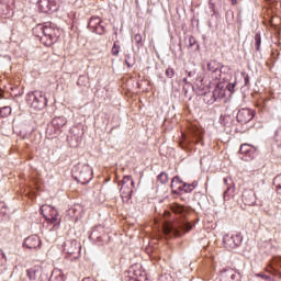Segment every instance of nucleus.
<instances>
[{
  "mask_svg": "<svg viewBox=\"0 0 281 281\" xmlns=\"http://www.w3.org/2000/svg\"><path fill=\"white\" fill-rule=\"evenodd\" d=\"M65 124H67V119H65V116H57L52 121V126L55 128H63Z\"/></svg>",
  "mask_w": 281,
  "mask_h": 281,
  "instance_id": "2eb2a0df",
  "label": "nucleus"
},
{
  "mask_svg": "<svg viewBox=\"0 0 281 281\" xmlns=\"http://www.w3.org/2000/svg\"><path fill=\"white\" fill-rule=\"evenodd\" d=\"M158 181H160L162 184L166 183V182L168 181V173L161 172V173L158 176Z\"/></svg>",
  "mask_w": 281,
  "mask_h": 281,
  "instance_id": "cd10ccee",
  "label": "nucleus"
},
{
  "mask_svg": "<svg viewBox=\"0 0 281 281\" xmlns=\"http://www.w3.org/2000/svg\"><path fill=\"white\" fill-rule=\"evenodd\" d=\"M200 87V89H203V88H201V86H199Z\"/></svg>",
  "mask_w": 281,
  "mask_h": 281,
  "instance_id": "09e8293b",
  "label": "nucleus"
},
{
  "mask_svg": "<svg viewBox=\"0 0 281 281\" xmlns=\"http://www.w3.org/2000/svg\"><path fill=\"white\" fill-rule=\"evenodd\" d=\"M88 25L94 34H104V27L102 26V20H100V18H91Z\"/></svg>",
  "mask_w": 281,
  "mask_h": 281,
  "instance_id": "9d476101",
  "label": "nucleus"
},
{
  "mask_svg": "<svg viewBox=\"0 0 281 281\" xmlns=\"http://www.w3.org/2000/svg\"><path fill=\"white\" fill-rule=\"evenodd\" d=\"M112 56H120V45L117 43H114L112 47Z\"/></svg>",
  "mask_w": 281,
  "mask_h": 281,
  "instance_id": "c85d7f7f",
  "label": "nucleus"
},
{
  "mask_svg": "<svg viewBox=\"0 0 281 281\" xmlns=\"http://www.w3.org/2000/svg\"><path fill=\"white\" fill-rule=\"evenodd\" d=\"M49 281H64L63 280V276H50V279H49Z\"/></svg>",
  "mask_w": 281,
  "mask_h": 281,
  "instance_id": "72a5a7b5",
  "label": "nucleus"
},
{
  "mask_svg": "<svg viewBox=\"0 0 281 281\" xmlns=\"http://www.w3.org/2000/svg\"><path fill=\"white\" fill-rule=\"evenodd\" d=\"M236 3H238V0H232L233 5H236Z\"/></svg>",
  "mask_w": 281,
  "mask_h": 281,
  "instance_id": "37998d69",
  "label": "nucleus"
},
{
  "mask_svg": "<svg viewBox=\"0 0 281 281\" xmlns=\"http://www.w3.org/2000/svg\"><path fill=\"white\" fill-rule=\"evenodd\" d=\"M179 192H187L190 193L194 190V184L183 183L182 186L178 187Z\"/></svg>",
  "mask_w": 281,
  "mask_h": 281,
  "instance_id": "6ab92c4d",
  "label": "nucleus"
},
{
  "mask_svg": "<svg viewBox=\"0 0 281 281\" xmlns=\"http://www.w3.org/2000/svg\"><path fill=\"white\" fill-rule=\"evenodd\" d=\"M207 69L209 71H211L212 74L215 75V78L218 79L221 78V64H218L216 60H211L207 63Z\"/></svg>",
  "mask_w": 281,
  "mask_h": 281,
  "instance_id": "ddd939ff",
  "label": "nucleus"
},
{
  "mask_svg": "<svg viewBox=\"0 0 281 281\" xmlns=\"http://www.w3.org/2000/svg\"><path fill=\"white\" fill-rule=\"evenodd\" d=\"M78 212V209L72 207L68 210V216H76V213Z\"/></svg>",
  "mask_w": 281,
  "mask_h": 281,
  "instance_id": "e433bc0d",
  "label": "nucleus"
},
{
  "mask_svg": "<svg viewBox=\"0 0 281 281\" xmlns=\"http://www.w3.org/2000/svg\"><path fill=\"white\" fill-rule=\"evenodd\" d=\"M135 186V181H133V178H131V176H125L122 180V186Z\"/></svg>",
  "mask_w": 281,
  "mask_h": 281,
  "instance_id": "393cba45",
  "label": "nucleus"
},
{
  "mask_svg": "<svg viewBox=\"0 0 281 281\" xmlns=\"http://www.w3.org/2000/svg\"><path fill=\"white\" fill-rule=\"evenodd\" d=\"M199 82H200V85H202L203 83V77H201V76H198L196 77V79H195V85L199 87Z\"/></svg>",
  "mask_w": 281,
  "mask_h": 281,
  "instance_id": "58836bf2",
  "label": "nucleus"
},
{
  "mask_svg": "<svg viewBox=\"0 0 281 281\" xmlns=\"http://www.w3.org/2000/svg\"><path fill=\"white\" fill-rule=\"evenodd\" d=\"M166 76L167 78H172V76H175V70L172 68H168L166 70Z\"/></svg>",
  "mask_w": 281,
  "mask_h": 281,
  "instance_id": "473e14b6",
  "label": "nucleus"
},
{
  "mask_svg": "<svg viewBox=\"0 0 281 281\" xmlns=\"http://www.w3.org/2000/svg\"><path fill=\"white\" fill-rule=\"evenodd\" d=\"M26 101L35 111H41L47 106V98L41 91L30 92L26 97Z\"/></svg>",
  "mask_w": 281,
  "mask_h": 281,
  "instance_id": "20e7f679",
  "label": "nucleus"
},
{
  "mask_svg": "<svg viewBox=\"0 0 281 281\" xmlns=\"http://www.w3.org/2000/svg\"><path fill=\"white\" fill-rule=\"evenodd\" d=\"M183 82H184V85H190V83L188 82V78H183Z\"/></svg>",
  "mask_w": 281,
  "mask_h": 281,
  "instance_id": "c03bdc74",
  "label": "nucleus"
},
{
  "mask_svg": "<svg viewBox=\"0 0 281 281\" xmlns=\"http://www.w3.org/2000/svg\"><path fill=\"white\" fill-rule=\"evenodd\" d=\"M0 214H8L5 205L2 204V209L0 210Z\"/></svg>",
  "mask_w": 281,
  "mask_h": 281,
  "instance_id": "79ce46f5",
  "label": "nucleus"
},
{
  "mask_svg": "<svg viewBox=\"0 0 281 281\" xmlns=\"http://www.w3.org/2000/svg\"><path fill=\"white\" fill-rule=\"evenodd\" d=\"M60 0H40L38 8L41 12H56Z\"/></svg>",
  "mask_w": 281,
  "mask_h": 281,
  "instance_id": "6e6552de",
  "label": "nucleus"
},
{
  "mask_svg": "<svg viewBox=\"0 0 281 281\" xmlns=\"http://www.w3.org/2000/svg\"><path fill=\"white\" fill-rule=\"evenodd\" d=\"M14 14V0H0V16L10 19Z\"/></svg>",
  "mask_w": 281,
  "mask_h": 281,
  "instance_id": "423d86ee",
  "label": "nucleus"
},
{
  "mask_svg": "<svg viewBox=\"0 0 281 281\" xmlns=\"http://www.w3.org/2000/svg\"><path fill=\"white\" fill-rule=\"evenodd\" d=\"M192 136H193V139H195V144H199V142H201V137H203V131L199 128H193Z\"/></svg>",
  "mask_w": 281,
  "mask_h": 281,
  "instance_id": "a211bd4d",
  "label": "nucleus"
},
{
  "mask_svg": "<svg viewBox=\"0 0 281 281\" xmlns=\"http://www.w3.org/2000/svg\"><path fill=\"white\" fill-rule=\"evenodd\" d=\"M134 41H135L136 45H142V41H143L142 34H135Z\"/></svg>",
  "mask_w": 281,
  "mask_h": 281,
  "instance_id": "7c9ffc66",
  "label": "nucleus"
},
{
  "mask_svg": "<svg viewBox=\"0 0 281 281\" xmlns=\"http://www.w3.org/2000/svg\"><path fill=\"white\" fill-rule=\"evenodd\" d=\"M179 186H183V181L181 180V178H179V176H176L171 181V190L172 192H175V194L179 192Z\"/></svg>",
  "mask_w": 281,
  "mask_h": 281,
  "instance_id": "dca6fc26",
  "label": "nucleus"
},
{
  "mask_svg": "<svg viewBox=\"0 0 281 281\" xmlns=\"http://www.w3.org/2000/svg\"><path fill=\"white\" fill-rule=\"evenodd\" d=\"M80 249V244L76 240H66L64 243V252L65 254H76Z\"/></svg>",
  "mask_w": 281,
  "mask_h": 281,
  "instance_id": "f8f14e48",
  "label": "nucleus"
},
{
  "mask_svg": "<svg viewBox=\"0 0 281 281\" xmlns=\"http://www.w3.org/2000/svg\"><path fill=\"white\" fill-rule=\"evenodd\" d=\"M79 87H87L89 85V78L87 76H80L77 80Z\"/></svg>",
  "mask_w": 281,
  "mask_h": 281,
  "instance_id": "aec40b11",
  "label": "nucleus"
},
{
  "mask_svg": "<svg viewBox=\"0 0 281 281\" xmlns=\"http://www.w3.org/2000/svg\"><path fill=\"white\" fill-rule=\"evenodd\" d=\"M239 153H241V154L249 153V145H247V144L241 145L239 148Z\"/></svg>",
  "mask_w": 281,
  "mask_h": 281,
  "instance_id": "c756f323",
  "label": "nucleus"
},
{
  "mask_svg": "<svg viewBox=\"0 0 281 281\" xmlns=\"http://www.w3.org/2000/svg\"><path fill=\"white\" fill-rule=\"evenodd\" d=\"M72 177H75L76 181L85 186L93 179V169L89 165H77L72 169Z\"/></svg>",
  "mask_w": 281,
  "mask_h": 281,
  "instance_id": "f03ea898",
  "label": "nucleus"
},
{
  "mask_svg": "<svg viewBox=\"0 0 281 281\" xmlns=\"http://www.w3.org/2000/svg\"><path fill=\"white\" fill-rule=\"evenodd\" d=\"M0 256H2V258H5V252L0 251Z\"/></svg>",
  "mask_w": 281,
  "mask_h": 281,
  "instance_id": "49530a36",
  "label": "nucleus"
},
{
  "mask_svg": "<svg viewBox=\"0 0 281 281\" xmlns=\"http://www.w3.org/2000/svg\"><path fill=\"white\" fill-rule=\"evenodd\" d=\"M241 240H243V237H240V235L238 234L236 235L226 234L223 237L224 247L226 249H236V247L240 245Z\"/></svg>",
  "mask_w": 281,
  "mask_h": 281,
  "instance_id": "0eeeda50",
  "label": "nucleus"
},
{
  "mask_svg": "<svg viewBox=\"0 0 281 281\" xmlns=\"http://www.w3.org/2000/svg\"><path fill=\"white\" fill-rule=\"evenodd\" d=\"M171 210H172V212H175V214H183L186 212V209L183 206H181L180 204L171 205Z\"/></svg>",
  "mask_w": 281,
  "mask_h": 281,
  "instance_id": "5701e85b",
  "label": "nucleus"
},
{
  "mask_svg": "<svg viewBox=\"0 0 281 281\" xmlns=\"http://www.w3.org/2000/svg\"><path fill=\"white\" fill-rule=\"evenodd\" d=\"M12 113V108L11 106H3L0 109V117H8Z\"/></svg>",
  "mask_w": 281,
  "mask_h": 281,
  "instance_id": "412c9836",
  "label": "nucleus"
},
{
  "mask_svg": "<svg viewBox=\"0 0 281 281\" xmlns=\"http://www.w3.org/2000/svg\"><path fill=\"white\" fill-rule=\"evenodd\" d=\"M133 194V191H126L124 189H121V198L123 201H131V196Z\"/></svg>",
  "mask_w": 281,
  "mask_h": 281,
  "instance_id": "4be33fe9",
  "label": "nucleus"
},
{
  "mask_svg": "<svg viewBox=\"0 0 281 281\" xmlns=\"http://www.w3.org/2000/svg\"><path fill=\"white\" fill-rule=\"evenodd\" d=\"M136 281H148V279L146 278V274L136 273Z\"/></svg>",
  "mask_w": 281,
  "mask_h": 281,
  "instance_id": "2f4dec72",
  "label": "nucleus"
},
{
  "mask_svg": "<svg viewBox=\"0 0 281 281\" xmlns=\"http://www.w3.org/2000/svg\"><path fill=\"white\" fill-rule=\"evenodd\" d=\"M58 30L54 29L52 25H43V24H37L33 29V34L40 38L46 45L49 47V45H54L58 38Z\"/></svg>",
  "mask_w": 281,
  "mask_h": 281,
  "instance_id": "f257e3e1",
  "label": "nucleus"
},
{
  "mask_svg": "<svg viewBox=\"0 0 281 281\" xmlns=\"http://www.w3.org/2000/svg\"><path fill=\"white\" fill-rule=\"evenodd\" d=\"M260 43H262V40L260 37V34L257 33L255 35V45H256L257 52H260Z\"/></svg>",
  "mask_w": 281,
  "mask_h": 281,
  "instance_id": "a878e982",
  "label": "nucleus"
},
{
  "mask_svg": "<svg viewBox=\"0 0 281 281\" xmlns=\"http://www.w3.org/2000/svg\"><path fill=\"white\" fill-rule=\"evenodd\" d=\"M196 45V40L194 37L189 38V47H194Z\"/></svg>",
  "mask_w": 281,
  "mask_h": 281,
  "instance_id": "4c0bfd02",
  "label": "nucleus"
},
{
  "mask_svg": "<svg viewBox=\"0 0 281 281\" xmlns=\"http://www.w3.org/2000/svg\"><path fill=\"white\" fill-rule=\"evenodd\" d=\"M228 179L227 178H224V183H225V186H227L228 184Z\"/></svg>",
  "mask_w": 281,
  "mask_h": 281,
  "instance_id": "a18cd8bd",
  "label": "nucleus"
},
{
  "mask_svg": "<svg viewBox=\"0 0 281 281\" xmlns=\"http://www.w3.org/2000/svg\"><path fill=\"white\" fill-rule=\"evenodd\" d=\"M41 212L48 223H52L53 225H55V223H60V220H58V211H56L52 205H43L41 207Z\"/></svg>",
  "mask_w": 281,
  "mask_h": 281,
  "instance_id": "39448f33",
  "label": "nucleus"
},
{
  "mask_svg": "<svg viewBox=\"0 0 281 281\" xmlns=\"http://www.w3.org/2000/svg\"><path fill=\"white\" fill-rule=\"evenodd\" d=\"M236 117L239 124H247V122H251V120H254V112L249 109H241L238 111Z\"/></svg>",
  "mask_w": 281,
  "mask_h": 281,
  "instance_id": "1a4fd4ad",
  "label": "nucleus"
},
{
  "mask_svg": "<svg viewBox=\"0 0 281 281\" xmlns=\"http://www.w3.org/2000/svg\"><path fill=\"white\" fill-rule=\"evenodd\" d=\"M257 277H258V278H262L263 280H270V277L267 276V274L258 273Z\"/></svg>",
  "mask_w": 281,
  "mask_h": 281,
  "instance_id": "ea45409f",
  "label": "nucleus"
},
{
  "mask_svg": "<svg viewBox=\"0 0 281 281\" xmlns=\"http://www.w3.org/2000/svg\"><path fill=\"white\" fill-rule=\"evenodd\" d=\"M102 234H104V227H102V225H99L91 231L89 238L91 240H100V238H102Z\"/></svg>",
  "mask_w": 281,
  "mask_h": 281,
  "instance_id": "4468645a",
  "label": "nucleus"
},
{
  "mask_svg": "<svg viewBox=\"0 0 281 281\" xmlns=\"http://www.w3.org/2000/svg\"><path fill=\"white\" fill-rule=\"evenodd\" d=\"M26 273L30 280H36V276L41 273V268L38 266H34L33 268L29 269Z\"/></svg>",
  "mask_w": 281,
  "mask_h": 281,
  "instance_id": "f3484780",
  "label": "nucleus"
},
{
  "mask_svg": "<svg viewBox=\"0 0 281 281\" xmlns=\"http://www.w3.org/2000/svg\"><path fill=\"white\" fill-rule=\"evenodd\" d=\"M187 76L188 78H194V76H196V70H187Z\"/></svg>",
  "mask_w": 281,
  "mask_h": 281,
  "instance_id": "f704fd0d",
  "label": "nucleus"
},
{
  "mask_svg": "<svg viewBox=\"0 0 281 281\" xmlns=\"http://www.w3.org/2000/svg\"><path fill=\"white\" fill-rule=\"evenodd\" d=\"M229 192H234V189H232V187H227L226 191L224 192L225 196H227Z\"/></svg>",
  "mask_w": 281,
  "mask_h": 281,
  "instance_id": "a19ab883",
  "label": "nucleus"
},
{
  "mask_svg": "<svg viewBox=\"0 0 281 281\" xmlns=\"http://www.w3.org/2000/svg\"><path fill=\"white\" fill-rule=\"evenodd\" d=\"M121 190L133 191V186H131V184H122L121 186Z\"/></svg>",
  "mask_w": 281,
  "mask_h": 281,
  "instance_id": "c9c22d12",
  "label": "nucleus"
},
{
  "mask_svg": "<svg viewBox=\"0 0 281 281\" xmlns=\"http://www.w3.org/2000/svg\"><path fill=\"white\" fill-rule=\"evenodd\" d=\"M273 186L277 188V192L281 194V175L277 176L273 180Z\"/></svg>",
  "mask_w": 281,
  "mask_h": 281,
  "instance_id": "b1692460",
  "label": "nucleus"
},
{
  "mask_svg": "<svg viewBox=\"0 0 281 281\" xmlns=\"http://www.w3.org/2000/svg\"><path fill=\"white\" fill-rule=\"evenodd\" d=\"M192 225L188 222H182L180 224L165 223L162 225V232L166 236H181V232H190Z\"/></svg>",
  "mask_w": 281,
  "mask_h": 281,
  "instance_id": "7ed1b4c3",
  "label": "nucleus"
},
{
  "mask_svg": "<svg viewBox=\"0 0 281 281\" xmlns=\"http://www.w3.org/2000/svg\"><path fill=\"white\" fill-rule=\"evenodd\" d=\"M125 64L127 65V67H133V65H135V60L133 59V57H131L130 54L125 55Z\"/></svg>",
  "mask_w": 281,
  "mask_h": 281,
  "instance_id": "bb28decb",
  "label": "nucleus"
},
{
  "mask_svg": "<svg viewBox=\"0 0 281 281\" xmlns=\"http://www.w3.org/2000/svg\"><path fill=\"white\" fill-rule=\"evenodd\" d=\"M23 245L27 249H38L41 247V238L37 235L30 236L24 240Z\"/></svg>",
  "mask_w": 281,
  "mask_h": 281,
  "instance_id": "9b49d317",
  "label": "nucleus"
},
{
  "mask_svg": "<svg viewBox=\"0 0 281 281\" xmlns=\"http://www.w3.org/2000/svg\"><path fill=\"white\" fill-rule=\"evenodd\" d=\"M245 81H246V85H247V82H248V79L246 78V79H245Z\"/></svg>",
  "mask_w": 281,
  "mask_h": 281,
  "instance_id": "de8ad7c7",
  "label": "nucleus"
}]
</instances>
